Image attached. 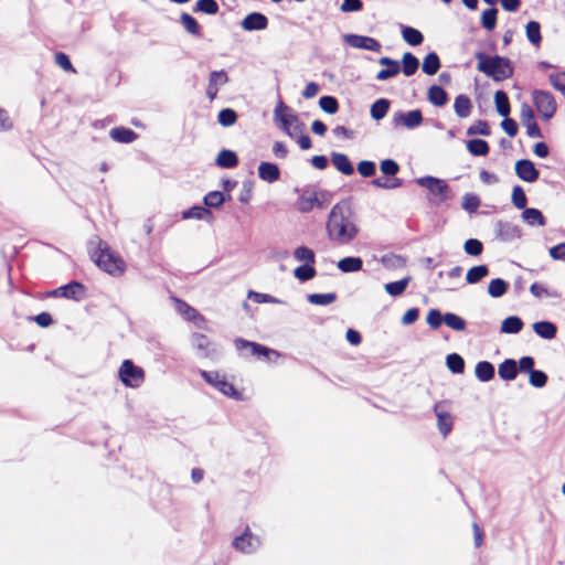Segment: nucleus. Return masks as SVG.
Wrapping results in <instances>:
<instances>
[{"mask_svg": "<svg viewBox=\"0 0 565 565\" xmlns=\"http://www.w3.org/2000/svg\"><path fill=\"white\" fill-rule=\"evenodd\" d=\"M326 231L328 238L338 245H348L358 236L359 218L348 200L332 206Z\"/></svg>", "mask_w": 565, "mask_h": 565, "instance_id": "1", "label": "nucleus"}, {"mask_svg": "<svg viewBox=\"0 0 565 565\" xmlns=\"http://www.w3.org/2000/svg\"><path fill=\"white\" fill-rule=\"evenodd\" d=\"M475 57L478 60L477 70L495 82L508 79L513 75V66L507 57L490 56L483 52H477Z\"/></svg>", "mask_w": 565, "mask_h": 565, "instance_id": "2", "label": "nucleus"}, {"mask_svg": "<svg viewBox=\"0 0 565 565\" xmlns=\"http://www.w3.org/2000/svg\"><path fill=\"white\" fill-rule=\"evenodd\" d=\"M274 121L290 138H296L305 131L303 122L282 100H279L274 109Z\"/></svg>", "mask_w": 565, "mask_h": 565, "instance_id": "3", "label": "nucleus"}, {"mask_svg": "<svg viewBox=\"0 0 565 565\" xmlns=\"http://www.w3.org/2000/svg\"><path fill=\"white\" fill-rule=\"evenodd\" d=\"M93 258L100 269L113 276H120L125 271L124 259L113 252L105 242L99 241Z\"/></svg>", "mask_w": 565, "mask_h": 565, "instance_id": "4", "label": "nucleus"}, {"mask_svg": "<svg viewBox=\"0 0 565 565\" xmlns=\"http://www.w3.org/2000/svg\"><path fill=\"white\" fill-rule=\"evenodd\" d=\"M121 383L131 388H138L145 382V371L131 360H125L118 370Z\"/></svg>", "mask_w": 565, "mask_h": 565, "instance_id": "5", "label": "nucleus"}, {"mask_svg": "<svg viewBox=\"0 0 565 565\" xmlns=\"http://www.w3.org/2000/svg\"><path fill=\"white\" fill-rule=\"evenodd\" d=\"M533 103L544 120H550L556 113V102L553 95L545 90H534Z\"/></svg>", "mask_w": 565, "mask_h": 565, "instance_id": "6", "label": "nucleus"}, {"mask_svg": "<svg viewBox=\"0 0 565 565\" xmlns=\"http://www.w3.org/2000/svg\"><path fill=\"white\" fill-rule=\"evenodd\" d=\"M416 183L426 188L438 201L448 199L449 186L441 180L434 177H423L416 180Z\"/></svg>", "mask_w": 565, "mask_h": 565, "instance_id": "7", "label": "nucleus"}, {"mask_svg": "<svg viewBox=\"0 0 565 565\" xmlns=\"http://www.w3.org/2000/svg\"><path fill=\"white\" fill-rule=\"evenodd\" d=\"M437 417V427L439 433L446 437L452 429L454 417L449 411V403L446 401L438 402L434 407Z\"/></svg>", "mask_w": 565, "mask_h": 565, "instance_id": "8", "label": "nucleus"}, {"mask_svg": "<svg viewBox=\"0 0 565 565\" xmlns=\"http://www.w3.org/2000/svg\"><path fill=\"white\" fill-rule=\"evenodd\" d=\"M202 377L217 391L223 393L225 396L238 398V393L234 388V386L228 383L223 375L217 372H201Z\"/></svg>", "mask_w": 565, "mask_h": 565, "instance_id": "9", "label": "nucleus"}, {"mask_svg": "<svg viewBox=\"0 0 565 565\" xmlns=\"http://www.w3.org/2000/svg\"><path fill=\"white\" fill-rule=\"evenodd\" d=\"M393 124L395 126H403L407 129H414L423 124V115L419 109H414L407 113L396 111L393 115Z\"/></svg>", "mask_w": 565, "mask_h": 565, "instance_id": "10", "label": "nucleus"}, {"mask_svg": "<svg viewBox=\"0 0 565 565\" xmlns=\"http://www.w3.org/2000/svg\"><path fill=\"white\" fill-rule=\"evenodd\" d=\"M344 42L352 47L372 52H380L382 49V45L377 40L365 35L345 34Z\"/></svg>", "mask_w": 565, "mask_h": 565, "instance_id": "11", "label": "nucleus"}, {"mask_svg": "<svg viewBox=\"0 0 565 565\" xmlns=\"http://www.w3.org/2000/svg\"><path fill=\"white\" fill-rule=\"evenodd\" d=\"M520 120H521L522 125L526 128V134L529 137H531V138H541L542 137L541 129L535 121L534 111L527 104H523L521 106Z\"/></svg>", "mask_w": 565, "mask_h": 565, "instance_id": "12", "label": "nucleus"}, {"mask_svg": "<svg viewBox=\"0 0 565 565\" xmlns=\"http://www.w3.org/2000/svg\"><path fill=\"white\" fill-rule=\"evenodd\" d=\"M296 207L301 213H308L315 207L322 209L323 204L319 200L317 192L303 190L299 199L297 200Z\"/></svg>", "mask_w": 565, "mask_h": 565, "instance_id": "13", "label": "nucleus"}, {"mask_svg": "<svg viewBox=\"0 0 565 565\" xmlns=\"http://www.w3.org/2000/svg\"><path fill=\"white\" fill-rule=\"evenodd\" d=\"M233 545L236 550L249 554L260 546V541L258 537L254 536L249 530H246L234 540Z\"/></svg>", "mask_w": 565, "mask_h": 565, "instance_id": "14", "label": "nucleus"}, {"mask_svg": "<svg viewBox=\"0 0 565 565\" xmlns=\"http://www.w3.org/2000/svg\"><path fill=\"white\" fill-rule=\"evenodd\" d=\"M191 341L201 358H212L217 353L215 345L204 334L194 333Z\"/></svg>", "mask_w": 565, "mask_h": 565, "instance_id": "15", "label": "nucleus"}, {"mask_svg": "<svg viewBox=\"0 0 565 565\" xmlns=\"http://www.w3.org/2000/svg\"><path fill=\"white\" fill-rule=\"evenodd\" d=\"M515 173L525 182H534L540 175L534 163L527 159H521L515 162Z\"/></svg>", "mask_w": 565, "mask_h": 565, "instance_id": "16", "label": "nucleus"}, {"mask_svg": "<svg viewBox=\"0 0 565 565\" xmlns=\"http://www.w3.org/2000/svg\"><path fill=\"white\" fill-rule=\"evenodd\" d=\"M228 82V76L225 71H213L209 76V84L206 87V96L210 100H214L218 93V87Z\"/></svg>", "mask_w": 565, "mask_h": 565, "instance_id": "17", "label": "nucleus"}, {"mask_svg": "<svg viewBox=\"0 0 565 565\" xmlns=\"http://www.w3.org/2000/svg\"><path fill=\"white\" fill-rule=\"evenodd\" d=\"M268 25V19L266 15L259 12H253L247 14L241 22V26L245 31H259L265 30Z\"/></svg>", "mask_w": 565, "mask_h": 565, "instance_id": "18", "label": "nucleus"}, {"mask_svg": "<svg viewBox=\"0 0 565 565\" xmlns=\"http://www.w3.org/2000/svg\"><path fill=\"white\" fill-rule=\"evenodd\" d=\"M62 298L79 301L85 297V287L78 281H71L67 285L61 286Z\"/></svg>", "mask_w": 565, "mask_h": 565, "instance_id": "19", "label": "nucleus"}, {"mask_svg": "<svg viewBox=\"0 0 565 565\" xmlns=\"http://www.w3.org/2000/svg\"><path fill=\"white\" fill-rule=\"evenodd\" d=\"M258 177L268 183L277 181L280 177L279 168L271 162H262L258 166Z\"/></svg>", "mask_w": 565, "mask_h": 565, "instance_id": "20", "label": "nucleus"}, {"mask_svg": "<svg viewBox=\"0 0 565 565\" xmlns=\"http://www.w3.org/2000/svg\"><path fill=\"white\" fill-rule=\"evenodd\" d=\"M518 372V362L513 359H507L499 364L498 374L503 381H513Z\"/></svg>", "mask_w": 565, "mask_h": 565, "instance_id": "21", "label": "nucleus"}, {"mask_svg": "<svg viewBox=\"0 0 565 565\" xmlns=\"http://www.w3.org/2000/svg\"><path fill=\"white\" fill-rule=\"evenodd\" d=\"M332 164L334 168L345 175H351L354 172V168L350 162L349 158L344 153L333 152L331 154Z\"/></svg>", "mask_w": 565, "mask_h": 565, "instance_id": "22", "label": "nucleus"}, {"mask_svg": "<svg viewBox=\"0 0 565 565\" xmlns=\"http://www.w3.org/2000/svg\"><path fill=\"white\" fill-rule=\"evenodd\" d=\"M454 110L459 118H467L472 111V103L467 95H458L455 98Z\"/></svg>", "mask_w": 565, "mask_h": 565, "instance_id": "23", "label": "nucleus"}, {"mask_svg": "<svg viewBox=\"0 0 565 565\" xmlns=\"http://www.w3.org/2000/svg\"><path fill=\"white\" fill-rule=\"evenodd\" d=\"M427 99L434 106L443 107L448 102V94L443 87L433 85L428 88Z\"/></svg>", "mask_w": 565, "mask_h": 565, "instance_id": "24", "label": "nucleus"}, {"mask_svg": "<svg viewBox=\"0 0 565 565\" xmlns=\"http://www.w3.org/2000/svg\"><path fill=\"white\" fill-rule=\"evenodd\" d=\"M235 347L237 350H243L245 348H249L253 355L257 356H268L269 353H274V351L267 349L255 342H249L244 339H236Z\"/></svg>", "mask_w": 565, "mask_h": 565, "instance_id": "25", "label": "nucleus"}, {"mask_svg": "<svg viewBox=\"0 0 565 565\" xmlns=\"http://www.w3.org/2000/svg\"><path fill=\"white\" fill-rule=\"evenodd\" d=\"M182 218H184V220L196 218V220H203V221L211 222L213 220V214L205 206L196 205L186 211H183Z\"/></svg>", "mask_w": 565, "mask_h": 565, "instance_id": "26", "label": "nucleus"}, {"mask_svg": "<svg viewBox=\"0 0 565 565\" xmlns=\"http://www.w3.org/2000/svg\"><path fill=\"white\" fill-rule=\"evenodd\" d=\"M533 331L543 339H553L556 335L557 328L550 321H539L533 324Z\"/></svg>", "mask_w": 565, "mask_h": 565, "instance_id": "27", "label": "nucleus"}, {"mask_svg": "<svg viewBox=\"0 0 565 565\" xmlns=\"http://www.w3.org/2000/svg\"><path fill=\"white\" fill-rule=\"evenodd\" d=\"M109 135L115 141L122 143H130L137 139V134L125 127L113 128Z\"/></svg>", "mask_w": 565, "mask_h": 565, "instance_id": "28", "label": "nucleus"}, {"mask_svg": "<svg viewBox=\"0 0 565 565\" xmlns=\"http://www.w3.org/2000/svg\"><path fill=\"white\" fill-rule=\"evenodd\" d=\"M475 374L479 381L489 382L494 377V366L488 361L478 362Z\"/></svg>", "mask_w": 565, "mask_h": 565, "instance_id": "29", "label": "nucleus"}, {"mask_svg": "<svg viewBox=\"0 0 565 565\" xmlns=\"http://www.w3.org/2000/svg\"><path fill=\"white\" fill-rule=\"evenodd\" d=\"M337 266L342 273H355L362 269L363 260L360 257H344Z\"/></svg>", "mask_w": 565, "mask_h": 565, "instance_id": "30", "label": "nucleus"}, {"mask_svg": "<svg viewBox=\"0 0 565 565\" xmlns=\"http://www.w3.org/2000/svg\"><path fill=\"white\" fill-rule=\"evenodd\" d=\"M390 106H391V103L386 98H380V99L375 100L372 104L371 109H370L371 117L376 121L383 119L386 116V114L390 109Z\"/></svg>", "mask_w": 565, "mask_h": 565, "instance_id": "31", "label": "nucleus"}, {"mask_svg": "<svg viewBox=\"0 0 565 565\" xmlns=\"http://www.w3.org/2000/svg\"><path fill=\"white\" fill-rule=\"evenodd\" d=\"M523 328V321L516 316H510L505 318L501 323V332L515 334L519 333Z\"/></svg>", "mask_w": 565, "mask_h": 565, "instance_id": "32", "label": "nucleus"}, {"mask_svg": "<svg viewBox=\"0 0 565 565\" xmlns=\"http://www.w3.org/2000/svg\"><path fill=\"white\" fill-rule=\"evenodd\" d=\"M238 159L234 151L232 150H221L216 158V164L221 168H234L237 166Z\"/></svg>", "mask_w": 565, "mask_h": 565, "instance_id": "33", "label": "nucleus"}, {"mask_svg": "<svg viewBox=\"0 0 565 565\" xmlns=\"http://www.w3.org/2000/svg\"><path fill=\"white\" fill-rule=\"evenodd\" d=\"M440 68V60L435 52L428 53L422 64V70L427 75H434Z\"/></svg>", "mask_w": 565, "mask_h": 565, "instance_id": "34", "label": "nucleus"}, {"mask_svg": "<svg viewBox=\"0 0 565 565\" xmlns=\"http://www.w3.org/2000/svg\"><path fill=\"white\" fill-rule=\"evenodd\" d=\"M523 220L531 226L539 225L544 226L545 225V218L540 210L534 207L524 209L522 213Z\"/></svg>", "mask_w": 565, "mask_h": 565, "instance_id": "35", "label": "nucleus"}, {"mask_svg": "<svg viewBox=\"0 0 565 565\" xmlns=\"http://www.w3.org/2000/svg\"><path fill=\"white\" fill-rule=\"evenodd\" d=\"M489 274V268L486 265H478L471 267L466 274V280L468 284L473 285L482 280Z\"/></svg>", "mask_w": 565, "mask_h": 565, "instance_id": "36", "label": "nucleus"}, {"mask_svg": "<svg viewBox=\"0 0 565 565\" xmlns=\"http://www.w3.org/2000/svg\"><path fill=\"white\" fill-rule=\"evenodd\" d=\"M177 310L180 315H182L186 320L190 321H203V317L191 306L182 300H177Z\"/></svg>", "mask_w": 565, "mask_h": 565, "instance_id": "37", "label": "nucleus"}, {"mask_svg": "<svg viewBox=\"0 0 565 565\" xmlns=\"http://www.w3.org/2000/svg\"><path fill=\"white\" fill-rule=\"evenodd\" d=\"M180 22L183 25V28L185 29V31L188 33H190L191 35H194V36L202 35L201 26L199 25L198 21L189 13H182L180 15Z\"/></svg>", "mask_w": 565, "mask_h": 565, "instance_id": "38", "label": "nucleus"}, {"mask_svg": "<svg viewBox=\"0 0 565 565\" xmlns=\"http://www.w3.org/2000/svg\"><path fill=\"white\" fill-rule=\"evenodd\" d=\"M494 103L497 107V111L500 116L507 117L510 114V103L509 97L505 92L497 90L494 94Z\"/></svg>", "mask_w": 565, "mask_h": 565, "instance_id": "39", "label": "nucleus"}, {"mask_svg": "<svg viewBox=\"0 0 565 565\" xmlns=\"http://www.w3.org/2000/svg\"><path fill=\"white\" fill-rule=\"evenodd\" d=\"M409 281L411 277H405L401 280L385 284L384 289L390 296L397 297L405 291Z\"/></svg>", "mask_w": 565, "mask_h": 565, "instance_id": "40", "label": "nucleus"}, {"mask_svg": "<svg viewBox=\"0 0 565 565\" xmlns=\"http://www.w3.org/2000/svg\"><path fill=\"white\" fill-rule=\"evenodd\" d=\"M402 35L404 41L413 46L419 45L424 41L423 34L417 29L412 26H403Z\"/></svg>", "mask_w": 565, "mask_h": 565, "instance_id": "41", "label": "nucleus"}, {"mask_svg": "<svg viewBox=\"0 0 565 565\" xmlns=\"http://www.w3.org/2000/svg\"><path fill=\"white\" fill-rule=\"evenodd\" d=\"M402 63H403V68H401V70L403 71V73L406 76H412L418 70V65H419L418 58L409 52L404 53Z\"/></svg>", "mask_w": 565, "mask_h": 565, "instance_id": "42", "label": "nucleus"}, {"mask_svg": "<svg viewBox=\"0 0 565 565\" xmlns=\"http://www.w3.org/2000/svg\"><path fill=\"white\" fill-rule=\"evenodd\" d=\"M525 33H526V38L530 43H532L535 46L540 45V43L542 41V36H541V25L539 22L530 21L525 26Z\"/></svg>", "mask_w": 565, "mask_h": 565, "instance_id": "43", "label": "nucleus"}, {"mask_svg": "<svg viewBox=\"0 0 565 565\" xmlns=\"http://www.w3.org/2000/svg\"><path fill=\"white\" fill-rule=\"evenodd\" d=\"M467 149L472 156H487L489 145L483 139H471L467 142Z\"/></svg>", "mask_w": 565, "mask_h": 565, "instance_id": "44", "label": "nucleus"}, {"mask_svg": "<svg viewBox=\"0 0 565 565\" xmlns=\"http://www.w3.org/2000/svg\"><path fill=\"white\" fill-rule=\"evenodd\" d=\"M296 260L303 263V265H313L316 256L312 249L306 246H299L294 252Z\"/></svg>", "mask_w": 565, "mask_h": 565, "instance_id": "45", "label": "nucleus"}, {"mask_svg": "<svg viewBox=\"0 0 565 565\" xmlns=\"http://www.w3.org/2000/svg\"><path fill=\"white\" fill-rule=\"evenodd\" d=\"M508 290V282L501 278L492 279L488 285V294L492 298L502 297Z\"/></svg>", "mask_w": 565, "mask_h": 565, "instance_id": "46", "label": "nucleus"}, {"mask_svg": "<svg viewBox=\"0 0 565 565\" xmlns=\"http://www.w3.org/2000/svg\"><path fill=\"white\" fill-rule=\"evenodd\" d=\"M443 320L447 327L455 331H463L466 329V321L456 313L447 312L444 315Z\"/></svg>", "mask_w": 565, "mask_h": 565, "instance_id": "47", "label": "nucleus"}, {"mask_svg": "<svg viewBox=\"0 0 565 565\" xmlns=\"http://www.w3.org/2000/svg\"><path fill=\"white\" fill-rule=\"evenodd\" d=\"M307 299L312 305L327 306L335 301L337 295L334 292L310 294L308 295Z\"/></svg>", "mask_w": 565, "mask_h": 565, "instance_id": "48", "label": "nucleus"}, {"mask_svg": "<svg viewBox=\"0 0 565 565\" xmlns=\"http://www.w3.org/2000/svg\"><path fill=\"white\" fill-rule=\"evenodd\" d=\"M446 365L452 373H456V374H460L465 370V361L457 353H451V354L447 355Z\"/></svg>", "mask_w": 565, "mask_h": 565, "instance_id": "49", "label": "nucleus"}, {"mask_svg": "<svg viewBox=\"0 0 565 565\" xmlns=\"http://www.w3.org/2000/svg\"><path fill=\"white\" fill-rule=\"evenodd\" d=\"M220 7L215 0H198L194 7L195 12H202L205 14H216Z\"/></svg>", "mask_w": 565, "mask_h": 565, "instance_id": "50", "label": "nucleus"}, {"mask_svg": "<svg viewBox=\"0 0 565 565\" xmlns=\"http://www.w3.org/2000/svg\"><path fill=\"white\" fill-rule=\"evenodd\" d=\"M317 271L313 265H301L295 268L294 276L300 281H308L316 276Z\"/></svg>", "mask_w": 565, "mask_h": 565, "instance_id": "51", "label": "nucleus"}, {"mask_svg": "<svg viewBox=\"0 0 565 565\" xmlns=\"http://www.w3.org/2000/svg\"><path fill=\"white\" fill-rule=\"evenodd\" d=\"M497 13L498 10L495 8H490L484 10L481 15V24L488 31H492L497 25Z\"/></svg>", "mask_w": 565, "mask_h": 565, "instance_id": "52", "label": "nucleus"}, {"mask_svg": "<svg viewBox=\"0 0 565 565\" xmlns=\"http://www.w3.org/2000/svg\"><path fill=\"white\" fill-rule=\"evenodd\" d=\"M320 108L327 114L333 115L339 109L338 100L332 96H322L319 100Z\"/></svg>", "mask_w": 565, "mask_h": 565, "instance_id": "53", "label": "nucleus"}, {"mask_svg": "<svg viewBox=\"0 0 565 565\" xmlns=\"http://www.w3.org/2000/svg\"><path fill=\"white\" fill-rule=\"evenodd\" d=\"M217 120L222 126L230 127L236 122L237 115L233 109L224 108L218 113Z\"/></svg>", "mask_w": 565, "mask_h": 565, "instance_id": "54", "label": "nucleus"}, {"mask_svg": "<svg viewBox=\"0 0 565 565\" xmlns=\"http://www.w3.org/2000/svg\"><path fill=\"white\" fill-rule=\"evenodd\" d=\"M203 201L207 207H218L224 203L225 196L220 191H212L204 196Z\"/></svg>", "mask_w": 565, "mask_h": 565, "instance_id": "55", "label": "nucleus"}, {"mask_svg": "<svg viewBox=\"0 0 565 565\" xmlns=\"http://www.w3.org/2000/svg\"><path fill=\"white\" fill-rule=\"evenodd\" d=\"M247 296L249 299L257 303H282V300L268 294H262L250 290Z\"/></svg>", "mask_w": 565, "mask_h": 565, "instance_id": "56", "label": "nucleus"}, {"mask_svg": "<svg viewBox=\"0 0 565 565\" xmlns=\"http://www.w3.org/2000/svg\"><path fill=\"white\" fill-rule=\"evenodd\" d=\"M511 200L513 205L520 210L525 209L527 203L526 195L520 185L513 188Z\"/></svg>", "mask_w": 565, "mask_h": 565, "instance_id": "57", "label": "nucleus"}, {"mask_svg": "<svg viewBox=\"0 0 565 565\" xmlns=\"http://www.w3.org/2000/svg\"><path fill=\"white\" fill-rule=\"evenodd\" d=\"M480 205V199L472 193H467L462 198V209L469 213H473Z\"/></svg>", "mask_w": 565, "mask_h": 565, "instance_id": "58", "label": "nucleus"}, {"mask_svg": "<svg viewBox=\"0 0 565 565\" xmlns=\"http://www.w3.org/2000/svg\"><path fill=\"white\" fill-rule=\"evenodd\" d=\"M467 135H469V136H475V135L489 136L490 135L489 125L484 120H478L467 129Z\"/></svg>", "mask_w": 565, "mask_h": 565, "instance_id": "59", "label": "nucleus"}, {"mask_svg": "<svg viewBox=\"0 0 565 565\" xmlns=\"http://www.w3.org/2000/svg\"><path fill=\"white\" fill-rule=\"evenodd\" d=\"M399 72H401V65H399V63L396 61V62H395V63H393L392 65L386 66V68L381 70V71L376 74V79H379V81H386V79H388V78H391V77L396 76Z\"/></svg>", "mask_w": 565, "mask_h": 565, "instance_id": "60", "label": "nucleus"}, {"mask_svg": "<svg viewBox=\"0 0 565 565\" xmlns=\"http://www.w3.org/2000/svg\"><path fill=\"white\" fill-rule=\"evenodd\" d=\"M529 382L534 387H537V388L543 387L547 383V375L543 371L533 370L529 374Z\"/></svg>", "mask_w": 565, "mask_h": 565, "instance_id": "61", "label": "nucleus"}, {"mask_svg": "<svg viewBox=\"0 0 565 565\" xmlns=\"http://www.w3.org/2000/svg\"><path fill=\"white\" fill-rule=\"evenodd\" d=\"M463 249L468 255L478 256L482 253L483 246L479 239L469 238L465 242Z\"/></svg>", "mask_w": 565, "mask_h": 565, "instance_id": "62", "label": "nucleus"}, {"mask_svg": "<svg viewBox=\"0 0 565 565\" xmlns=\"http://www.w3.org/2000/svg\"><path fill=\"white\" fill-rule=\"evenodd\" d=\"M499 236L502 241H510L519 236V230L510 224H499Z\"/></svg>", "mask_w": 565, "mask_h": 565, "instance_id": "63", "label": "nucleus"}, {"mask_svg": "<svg viewBox=\"0 0 565 565\" xmlns=\"http://www.w3.org/2000/svg\"><path fill=\"white\" fill-rule=\"evenodd\" d=\"M551 85L565 95V73H555L550 75Z\"/></svg>", "mask_w": 565, "mask_h": 565, "instance_id": "64", "label": "nucleus"}]
</instances>
